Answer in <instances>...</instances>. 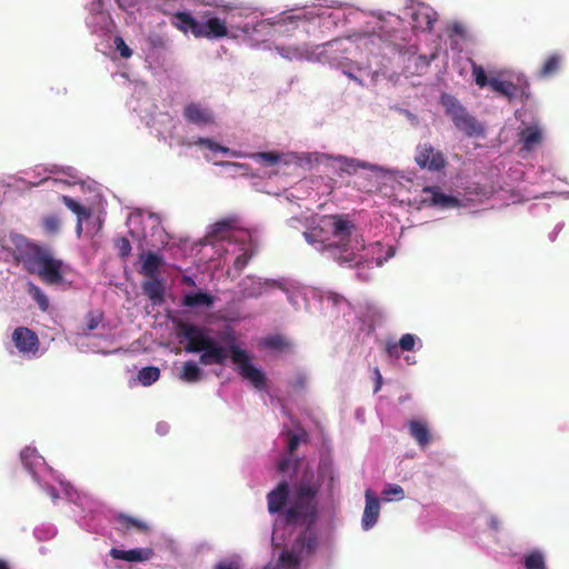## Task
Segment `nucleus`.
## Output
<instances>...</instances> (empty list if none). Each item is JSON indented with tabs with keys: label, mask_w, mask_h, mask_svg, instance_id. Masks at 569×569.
I'll list each match as a JSON object with an SVG mask.
<instances>
[{
	"label": "nucleus",
	"mask_w": 569,
	"mask_h": 569,
	"mask_svg": "<svg viewBox=\"0 0 569 569\" xmlns=\"http://www.w3.org/2000/svg\"><path fill=\"white\" fill-rule=\"evenodd\" d=\"M176 330L178 338L187 341L184 346L186 352H201L199 362L202 366H223L230 357L232 362L238 366L239 373L243 379L249 380L257 389H262L266 386L263 372L250 363L248 352L236 343L237 338L232 329L228 328L221 337V341L226 346L219 345L210 336V329L206 327L187 321H178Z\"/></svg>",
	"instance_id": "obj_1"
},
{
	"label": "nucleus",
	"mask_w": 569,
	"mask_h": 569,
	"mask_svg": "<svg viewBox=\"0 0 569 569\" xmlns=\"http://www.w3.org/2000/svg\"><path fill=\"white\" fill-rule=\"evenodd\" d=\"M319 487L309 481H300L293 486V495L284 512L287 523L312 526L317 519L316 497Z\"/></svg>",
	"instance_id": "obj_2"
},
{
	"label": "nucleus",
	"mask_w": 569,
	"mask_h": 569,
	"mask_svg": "<svg viewBox=\"0 0 569 569\" xmlns=\"http://www.w3.org/2000/svg\"><path fill=\"white\" fill-rule=\"evenodd\" d=\"M204 21L196 20L189 12H177L172 24L182 32H191L196 38L220 39L228 34L227 20L204 16Z\"/></svg>",
	"instance_id": "obj_3"
},
{
	"label": "nucleus",
	"mask_w": 569,
	"mask_h": 569,
	"mask_svg": "<svg viewBox=\"0 0 569 569\" xmlns=\"http://www.w3.org/2000/svg\"><path fill=\"white\" fill-rule=\"evenodd\" d=\"M317 545V536L305 531L297 537L290 550L281 552L276 569H298L301 560L316 551Z\"/></svg>",
	"instance_id": "obj_4"
},
{
	"label": "nucleus",
	"mask_w": 569,
	"mask_h": 569,
	"mask_svg": "<svg viewBox=\"0 0 569 569\" xmlns=\"http://www.w3.org/2000/svg\"><path fill=\"white\" fill-rule=\"evenodd\" d=\"M64 262L46 248L28 272L37 274L48 286H58L64 282Z\"/></svg>",
	"instance_id": "obj_5"
},
{
	"label": "nucleus",
	"mask_w": 569,
	"mask_h": 569,
	"mask_svg": "<svg viewBox=\"0 0 569 569\" xmlns=\"http://www.w3.org/2000/svg\"><path fill=\"white\" fill-rule=\"evenodd\" d=\"M13 244L14 248L12 256L14 261L17 263H22L27 271L31 269L39 256L46 249V247L33 243L21 236L13 239Z\"/></svg>",
	"instance_id": "obj_6"
},
{
	"label": "nucleus",
	"mask_w": 569,
	"mask_h": 569,
	"mask_svg": "<svg viewBox=\"0 0 569 569\" xmlns=\"http://www.w3.org/2000/svg\"><path fill=\"white\" fill-rule=\"evenodd\" d=\"M490 88L492 91L499 93L508 100L519 98L521 101H525L529 98L530 86L529 82L525 79L519 78L517 83H513L511 81L491 78Z\"/></svg>",
	"instance_id": "obj_7"
},
{
	"label": "nucleus",
	"mask_w": 569,
	"mask_h": 569,
	"mask_svg": "<svg viewBox=\"0 0 569 569\" xmlns=\"http://www.w3.org/2000/svg\"><path fill=\"white\" fill-rule=\"evenodd\" d=\"M455 126L468 137H478L483 134V128L476 120L475 117L469 114L467 110L460 104H452L448 109Z\"/></svg>",
	"instance_id": "obj_8"
},
{
	"label": "nucleus",
	"mask_w": 569,
	"mask_h": 569,
	"mask_svg": "<svg viewBox=\"0 0 569 569\" xmlns=\"http://www.w3.org/2000/svg\"><path fill=\"white\" fill-rule=\"evenodd\" d=\"M415 161L421 169L430 171H440L447 164L443 153L430 143H421L417 147Z\"/></svg>",
	"instance_id": "obj_9"
},
{
	"label": "nucleus",
	"mask_w": 569,
	"mask_h": 569,
	"mask_svg": "<svg viewBox=\"0 0 569 569\" xmlns=\"http://www.w3.org/2000/svg\"><path fill=\"white\" fill-rule=\"evenodd\" d=\"M12 341L21 353H37L39 338L34 331L27 327H18L12 332Z\"/></svg>",
	"instance_id": "obj_10"
},
{
	"label": "nucleus",
	"mask_w": 569,
	"mask_h": 569,
	"mask_svg": "<svg viewBox=\"0 0 569 569\" xmlns=\"http://www.w3.org/2000/svg\"><path fill=\"white\" fill-rule=\"evenodd\" d=\"M330 219L333 221L332 234L339 238V244H335L338 246L337 248H342L343 251H347L346 247L353 229L352 222L343 214H333Z\"/></svg>",
	"instance_id": "obj_11"
},
{
	"label": "nucleus",
	"mask_w": 569,
	"mask_h": 569,
	"mask_svg": "<svg viewBox=\"0 0 569 569\" xmlns=\"http://www.w3.org/2000/svg\"><path fill=\"white\" fill-rule=\"evenodd\" d=\"M139 259L141 261V268L139 270L140 274L147 278L160 277V269L164 263L162 256L153 251H148L146 253H141Z\"/></svg>",
	"instance_id": "obj_12"
},
{
	"label": "nucleus",
	"mask_w": 569,
	"mask_h": 569,
	"mask_svg": "<svg viewBox=\"0 0 569 569\" xmlns=\"http://www.w3.org/2000/svg\"><path fill=\"white\" fill-rule=\"evenodd\" d=\"M183 117L188 122L206 126L213 122L212 113L209 109L199 103H189L183 109Z\"/></svg>",
	"instance_id": "obj_13"
},
{
	"label": "nucleus",
	"mask_w": 569,
	"mask_h": 569,
	"mask_svg": "<svg viewBox=\"0 0 569 569\" xmlns=\"http://www.w3.org/2000/svg\"><path fill=\"white\" fill-rule=\"evenodd\" d=\"M289 498V485L281 481L268 496V510L270 513H277L283 509Z\"/></svg>",
	"instance_id": "obj_14"
},
{
	"label": "nucleus",
	"mask_w": 569,
	"mask_h": 569,
	"mask_svg": "<svg viewBox=\"0 0 569 569\" xmlns=\"http://www.w3.org/2000/svg\"><path fill=\"white\" fill-rule=\"evenodd\" d=\"M380 515V501L370 490L366 491V507L362 515V528L369 530L372 528Z\"/></svg>",
	"instance_id": "obj_15"
},
{
	"label": "nucleus",
	"mask_w": 569,
	"mask_h": 569,
	"mask_svg": "<svg viewBox=\"0 0 569 569\" xmlns=\"http://www.w3.org/2000/svg\"><path fill=\"white\" fill-rule=\"evenodd\" d=\"M143 293L153 305H160L164 301V283L160 277L149 278L142 282Z\"/></svg>",
	"instance_id": "obj_16"
},
{
	"label": "nucleus",
	"mask_w": 569,
	"mask_h": 569,
	"mask_svg": "<svg viewBox=\"0 0 569 569\" xmlns=\"http://www.w3.org/2000/svg\"><path fill=\"white\" fill-rule=\"evenodd\" d=\"M110 555L113 559L124 560L129 562H141L147 561L151 559L153 556L152 549L144 548V549H131V550H119V549H111Z\"/></svg>",
	"instance_id": "obj_17"
},
{
	"label": "nucleus",
	"mask_w": 569,
	"mask_h": 569,
	"mask_svg": "<svg viewBox=\"0 0 569 569\" xmlns=\"http://www.w3.org/2000/svg\"><path fill=\"white\" fill-rule=\"evenodd\" d=\"M423 193L430 194V203L441 208H453L459 206V200L456 197L446 194L438 186H428L422 189Z\"/></svg>",
	"instance_id": "obj_18"
},
{
	"label": "nucleus",
	"mask_w": 569,
	"mask_h": 569,
	"mask_svg": "<svg viewBox=\"0 0 569 569\" xmlns=\"http://www.w3.org/2000/svg\"><path fill=\"white\" fill-rule=\"evenodd\" d=\"M114 519L118 523L117 529L124 535L132 529L142 533H147L150 529L147 522L124 513L117 515Z\"/></svg>",
	"instance_id": "obj_19"
},
{
	"label": "nucleus",
	"mask_w": 569,
	"mask_h": 569,
	"mask_svg": "<svg viewBox=\"0 0 569 569\" xmlns=\"http://www.w3.org/2000/svg\"><path fill=\"white\" fill-rule=\"evenodd\" d=\"M412 19L415 21V28L422 31H431L435 22L437 21L436 12L428 7L417 9L412 13Z\"/></svg>",
	"instance_id": "obj_20"
},
{
	"label": "nucleus",
	"mask_w": 569,
	"mask_h": 569,
	"mask_svg": "<svg viewBox=\"0 0 569 569\" xmlns=\"http://www.w3.org/2000/svg\"><path fill=\"white\" fill-rule=\"evenodd\" d=\"M522 149L526 151L533 150L542 142V131L538 126H529L519 133Z\"/></svg>",
	"instance_id": "obj_21"
},
{
	"label": "nucleus",
	"mask_w": 569,
	"mask_h": 569,
	"mask_svg": "<svg viewBox=\"0 0 569 569\" xmlns=\"http://www.w3.org/2000/svg\"><path fill=\"white\" fill-rule=\"evenodd\" d=\"M410 436L420 447H427L431 441V435L428 425L421 420H410L408 423Z\"/></svg>",
	"instance_id": "obj_22"
},
{
	"label": "nucleus",
	"mask_w": 569,
	"mask_h": 569,
	"mask_svg": "<svg viewBox=\"0 0 569 569\" xmlns=\"http://www.w3.org/2000/svg\"><path fill=\"white\" fill-rule=\"evenodd\" d=\"M416 336L411 335V333H405L398 343H395V342H388L386 345V352L388 353V356L390 357H396L398 358L399 357V352L398 350L401 349L403 351H411L413 350L415 346H416Z\"/></svg>",
	"instance_id": "obj_23"
},
{
	"label": "nucleus",
	"mask_w": 569,
	"mask_h": 569,
	"mask_svg": "<svg viewBox=\"0 0 569 569\" xmlns=\"http://www.w3.org/2000/svg\"><path fill=\"white\" fill-rule=\"evenodd\" d=\"M333 160L341 172H346L348 174H355L360 168H368V163L362 162L355 158H348L345 156L329 157Z\"/></svg>",
	"instance_id": "obj_24"
},
{
	"label": "nucleus",
	"mask_w": 569,
	"mask_h": 569,
	"mask_svg": "<svg viewBox=\"0 0 569 569\" xmlns=\"http://www.w3.org/2000/svg\"><path fill=\"white\" fill-rule=\"evenodd\" d=\"M213 297L207 292L198 291L194 293H187L182 298L184 307H211L213 305Z\"/></svg>",
	"instance_id": "obj_25"
},
{
	"label": "nucleus",
	"mask_w": 569,
	"mask_h": 569,
	"mask_svg": "<svg viewBox=\"0 0 569 569\" xmlns=\"http://www.w3.org/2000/svg\"><path fill=\"white\" fill-rule=\"evenodd\" d=\"M203 372L193 361H186L179 372V378L188 383H194L202 379Z\"/></svg>",
	"instance_id": "obj_26"
},
{
	"label": "nucleus",
	"mask_w": 569,
	"mask_h": 569,
	"mask_svg": "<svg viewBox=\"0 0 569 569\" xmlns=\"http://www.w3.org/2000/svg\"><path fill=\"white\" fill-rule=\"evenodd\" d=\"M561 56L558 53H553L549 56L543 64L541 66L538 76L540 78H549L558 72L561 66Z\"/></svg>",
	"instance_id": "obj_27"
},
{
	"label": "nucleus",
	"mask_w": 569,
	"mask_h": 569,
	"mask_svg": "<svg viewBox=\"0 0 569 569\" xmlns=\"http://www.w3.org/2000/svg\"><path fill=\"white\" fill-rule=\"evenodd\" d=\"M278 53L289 60L307 59L310 56V50L307 47H278Z\"/></svg>",
	"instance_id": "obj_28"
},
{
	"label": "nucleus",
	"mask_w": 569,
	"mask_h": 569,
	"mask_svg": "<svg viewBox=\"0 0 569 569\" xmlns=\"http://www.w3.org/2000/svg\"><path fill=\"white\" fill-rule=\"evenodd\" d=\"M87 323L82 329L81 335L88 337L89 333L96 330L100 323H102L104 315L101 310H91L87 313Z\"/></svg>",
	"instance_id": "obj_29"
},
{
	"label": "nucleus",
	"mask_w": 569,
	"mask_h": 569,
	"mask_svg": "<svg viewBox=\"0 0 569 569\" xmlns=\"http://www.w3.org/2000/svg\"><path fill=\"white\" fill-rule=\"evenodd\" d=\"M160 378V369L158 367L149 366L143 367L138 372V380L142 386H151Z\"/></svg>",
	"instance_id": "obj_30"
},
{
	"label": "nucleus",
	"mask_w": 569,
	"mask_h": 569,
	"mask_svg": "<svg viewBox=\"0 0 569 569\" xmlns=\"http://www.w3.org/2000/svg\"><path fill=\"white\" fill-rule=\"evenodd\" d=\"M61 201L69 210H71L78 216L79 220H86L91 214L89 209H87L86 207H83L69 196H62Z\"/></svg>",
	"instance_id": "obj_31"
},
{
	"label": "nucleus",
	"mask_w": 569,
	"mask_h": 569,
	"mask_svg": "<svg viewBox=\"0 0 569 569\" xmlns=\"http://www.w3.org/2000/svg\"><path fill=\"white\" fill-rule=\"evenodd\" d=\"M321 233H322L321 229L313 228L309 231H306L303 233V237H305L306 241L310 244L319 243L320 249H322V250L332 249V248L337 247L333 242L326 243L325 240L321 238Z\"/></svg>",
	"instance_id": "obj_32"
},
{
	"label": "nucleus",
	"mask_w": 569,
	"mask_h": 569,
	"mask_svg": "<svg viewBox=\"0 0 569 569\" xmlns=\"http://www.w3.org/2000/svg\"><path fill=\"white\" fill-rule=\"evenodd\" d=\"M197 146L206 147L214 152L219 151L222 153H230L232 157L239 158L241 157V153L238 151H232L227 147L220 146L219 143L214 142L212 139L209 138H199L196 141Z\"/></svg>",
	"instance_id": "obj_33"
},
{
	"label": "nucleus",
	"mask_w": 569,
	"mask_h": 569,
	"mask_svg": "<svg viewBox=\"0 0 569 569\" xmlns=\"http://www.w3.org/2000/svg\"><path fill=\"white\" fill-rule=\"evenodd\" d=\"M28 293L32 297V299L38 303L39 308L42 311H47L49 308V299L47 295L36 286L34 283L30 282L28 286Z\"/></svg>",
	"instance_id": "obj_34"
},
{
	"label": "nucleus",
	"mask_w": 569,
	"mask_h": 569,
	"mask_svg": "<svg viewBox=\"0 0 569 569\" xmlns=\"http://www.w3.org/2000/svg\"><path fill=\"white\" fill-rule=\"evenodd\" d=\"M526 569H546L545 558L541 552L532 551L525 557Z\"/></svg>",
	"instance_id": "obj_35"
},
{
	"label": "nucleus",
	"mask_w": 569,
	"mask_h": 569,
	"mask_svg": "<svg viewBox=\"0 0 569 569\" xmlns=\"http://www.w3.org/2000/svg\"><path fill=\"white\" fill-rule=\"evenodd\" d=\"M471 72L477 86L480 88L490 87V79H488L485 69L475 61H471Z\"/></svg>",
	"instance_id": "obj_36"
},
{
	"label": "nucleus",
	"mask_w": 569,
	"mask_h": 569,
	"mask_svg": "<svg viewBox=\"0 0 569 569\" xmlns=\"http://www.w3.org/2000/svg\"><path fill=\"white\" fill-rule=\"evenodd\" d=\"M42 228L48 234H56L60 229V219L56 214H49L42 218Z\"/></svg>",
	"instance_id": "obj_37"
},
{
	"label": "nucleus",
	"mask_w": 569,
	"mask_h": 569,
	"mask_svg": "<svg viewBox=\"0 0 569 569\" xmlns=\"http://www.w3.org/2000/svg\"><path fill=\"white\" fill-rule=\"evenodd\" d=\"M236 223H237V219L236 218L222 219L220 221H217L213 224L212 232L216 236H220V234L224 233L226 231H229V230L233 229L236 227Z\"/></svg>",
	"instance_id": "obj_38"
},
{
	"label": "nucleus",
	"mask_w": 569,
	"mask_h": 569,
	"mask_svg": "<svg viewBox=\"0 0 569 569\" xmlns=\"http://www.w3.org/2000/svg\"><path fill=\"white\" fill-rule=\"evenodd\" d=\"M114 247L118 250V254L121 259H126L131 253V243L126 237H120L114 240Z\"/></svg>",
	"instance_id": "obj_39"
},
{
	"label": "nucleus",
	"mask_w": 569,
	"mask_h": 569,
	"mask_svg": "<svg viewBox=\"0 0 569 569\" xmlns=\"http://www.w3.org/2000/svg\"><path fill=\"white\" fill-rule=\"evenodd\" d=\"M382 495L387 500H402L405 498L403 488L399 485L388 486L383 489Z\"/></svg>",
	"instance_id": "obj_40"
},
{
	"label": "nucleus",
	"mask_w": 569,
	"mask_h": 569,
	"mask_svg": "<svg viewBox=\"0 0 569 569\" xmlns=\"http://www.w3.org/2000/svg\"><path fill=\"white\" fill-rule=\"evenodd\" d=\"M21 461L23 466L29 470L32 471L33 460L38 458L37 450L33 448H24L20 453Z\"/></svg>",
	"instance_id": "obj_41"
},
{
	"label": "nucleus",
	"mask_w": 569,
	"mask_h": 569,
	"mask_svg": "<svg viewBox=\"0 0 569 569\" xmlns=\"http://www.w3.org/2000/svg\"><path fill=\"white\" fill-rule=\"evenodd\" d=\"M113 43L122 58L128 59L132 56V50L127 46L122 37H114Z\"/></svg>",
	"instance_id": "obj_42"
},
{
	"label": "nucleus",
	"mask_w": 569,
	"mask_h": 569,
	"mask_svg": "<svg viewBox=\"0 0 569 569\" xmlns=\"http://www.w3.org/2000/svg\"><path fill=\"white\" fill-rule=\"evenodd\" d=\"M257 157L269 164H276L280 159V156L276 152H260L257 154Z\"/></svg>",
	"instance_id": "obj_43"
},
{
	"label": "nucleus",
	"mask_w": 569,
	"mask_h": 569,
	"mask_svg": "<svg viewBox=\"0 0 569 569\" xmlns=\"http://www.w3.org/2000/svg\"><path fill=\"white\" fill-rule=\"evenodd\" d=\"M266 345L272 349H280L282 348L286 342H284V339L280 336H273V337H269L267 340H266Z\"/></svg>",
	"instance_id": "obj_44"
},
{
	"label": "nucleus",
	"mask_w": 569,
	"mask_h": 569,
	"mask_svg": "<svg viewBox=\"0 0 569 569\" xmlns=\"http://www.w3.org/2000/svg\"><path fill=\"white\" fill-rule=\"evenodd\" d=\"M300 441H301V439L298 435L291 433V432L289 433V440H288L289 455H292L297 450Z\"/></svg>",
	"instance_id": "obj_45"
},
{
	"label": "nucleus",
	"mask_w": 569,
	"mask_h": 569,
	"mask_svg": "<svg viewBox=\"0 0 569 569\" xmlns=\"http://www.w3.org/2000/svg\"><path fill=\"white\" fill-rule=\"evenodd\" d=\"M250 258H251V256L248 253H243V254L237 257V259L234 260V268L242 269L248 263Z\"/></svg>",
	"instance_id": "obj_46"
},
{
	"label": "nucleus",
	"mask_w": 569,
	"mask_h": 569,
	"mask_svg": "<svg viewBox=\"0 0 569 569\" xmlns=\"http://www.w3.org/2000/svg\"><path fill=\"white\" fill-rule=\"evenodd\" d=\"M214 569H239V566L237 562L234 561H228V560H223V561H220L216 567Z\"/></svg>",
	"instance_id": "obj_47"
},
{
	"label": "nucleus",
	"mask_w": 569,
	"mask_h": 569,
	"mask_svg": "<svg viewBox=\"0 0 569 569\" xmlns=\"http://www.w3.org/2000/svg\"><path fill=\"white\" fill-rule=\"evenodd\" d=\"M290 465H291V458H284L278 462L277 468L280 472H284L289 469Z\"/></svg>",
	"instance_id": "obj_48"
},
{
	"label": "nucleus",
	"mask_w": 569,
	"mask_h": 569,
	"mask_svg": "<svg viewBox=\"0 0 569 569\" xmlns=\"http://www.w3.org/2000/svg\"><path fill=\"white\" fill-rule=\"evenodd\" d=\"M375 376H376V385H375L373 391L378 392L382 386V376L378 368H375Z\"/></svg>",
	"instance_id": "obj_49"
},
{
	"label": "nucleus",
	"mask_w": 569,
	"mask_h": 569,
	"mask_svg": "<svg viewBox=\"0 0 569 569\" xmlns=\"http://www.w3.org/2000/svg\"><path fill=\"white\" fill-rule=\"evenodd\" d=\"M118 6L122 9H127V8H130L132 6H134L136 3V0H116Z\"/></svg>",
	"instance_id": "obj_50"
},
{
	"label": "nucleus",
	"mask_w": 569,
	"mask_h": 569,
	"mask_svg": "<svg viewBox=\"0 0 569 569\" xmlns=\"http://www.w3.org/2000/svg\"><path fill=\"white\" fill-rule=\"evenodd\" d=\"M181 282L188 287H196L194 280L189 276H182Z\"/></svg>",
	"instance_id": "obj_51"
},
{
	"label": "nucleus",
	"mask_w": 569,
	"mask_h": 569,
	"mask_svg": "<svg viewBox=\"0 0 569 569\" xmlns=\"http://www.w3.org/2000/svg\"><path fill=\"white\" fill-rule=\"evenodd\" d=\"M152 44L154 47L163 48L164 47V41L160 37H157V39L152 40Z\"/></svg>",
	"instance_id": "obj_52"
},
{
	"label": "nucleus",
	"mask_w": 569,
	"mask_h": 569,
	"mask_svg": "<svg viewBox=\"0 0 569 569\" xmlns=\"http://www.w3.org/2000/svg\"><path fill=\"white\" fill-rule=\"evenodd\" d=\"M216 166H221V167H224V166H233V167H239L240 164L238 163H233V162H229V161H217L214 162Z\"/></svg>",
	"instance_id": "obj_53"
},
{
	"label": "nucleus",
	"mask_w": 569,
	"mask_h": 569,
	"mask_svg": "<svg viewBox=\"0 0 569 569\" xmlns=\"http://www.w3.org/2000/svg\"><path fill=\"white\" fill-rule=\"evenodd\" d=\"M490 527L493 529V530H498L499 529V520L495 517H492L490 519Z\"/></svg>",
	"instance_id": "obj_54"
},
{
	"label": "nucleus",
	"mask_w": 569,
	"mask_h": 569,
	"mask_svg": "<svg viewBox=\"0 0 569 569\" xmlns=\"http://www.w3.org/2000/svg\"><path fill=\"white\" fill-rule=\"evenodd\" d=\"M82 221L83 220L78 219V223H77V228H76L78 236H80L82 232Z\"/></svg>",
	"instance_id": "obj_55"
},
{
	"label": "nucleus",
	"mask_w": 569,
	"mask_h": 569,
	"mask_svg": "<svg viewBox=\"0 0 569 569\" xmlns=\"http://www.w3.org/2000/svg\"><path fill=\"white\" fill-rule=\"evenodd\" d=\"M0 569H9L8 563L3 560H0Z\"/></svg>",
	"instance_id": "obj_56"
},
{
	"label": "nucleus",
	"mask_w": 569,
	"mask_h": 569,
	"mask_svg": "<svg viewBox=\"0 0 569 569\" xmlns=\"http://www.w3.org/2000/svg\"><path fill=\"white\" fill-rule=\"evenodd\" d=\"M50 493H51V496H52L53 498H58V492H57V490H56L54 488H51Z\"/></svg>",
	"instance_id": "obj_57"
},
{
	"label": "nucleus",
	"mask_w": 569,
	"mask_h": 569,
	"mask_svg": "<svg viewBox=\"0 0 569 569\" xmlns=\"http://www.w3.org/2000/svg\"><path fill=\"white\" fill-rule=\"evenodd\" d=\"M347 74H348V77H349L350 79H352V80H355V81H358V78H357V77H355L353 74H351V73H347Z\"/></svg>",
	"instance_id": "obj_58"
},
{
	"label": "nucleus",
	"mask_w": 569,
	"mask_h": 569,
	"mask_svg": "<svg viewBox=\"0 0 569 569\" xmlns=\"http://www.w3.org/2000/svg\"><path fill=\"white\" fill-rule=\"evenodd\" d=\"M232 11H233V9H230L229 14H230L231 17H234V13H232Z\"/></svg>",
	"instance_id": "obj_59"
},
{
	"label": "nucleus",
	"mask_w": 569,
	"mask_h": 569,
	"mask_svg": "<svg viewBox=\"0 0 569 569\" xmlns=\"http://www.w3.org/2000/svg\"><path fill=\"white\" fill-rule=\"evenodd\" d=\"M345 261H352V258H345Z\"/></svg>",
	"instance_id": "obj_60"
}]
</instances>
